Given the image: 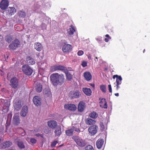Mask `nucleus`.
<instances>
[{
	"label": "nucleus",
	"mask_w": 150,
	"mask_h": 150,
	"mask_svg": "<svg viewBox=\"0 0 150 150\" xmlns=\"http://www.w3.org/2000/svg\"><path fill=\"white\" fill-rule=\"evenodd\" d=\"M50 78L52 84L55 86L62 85L64 83L65 80L63 74H59L57 73L52 74Z\"/></svg>",
	"instance_id": "f257e3e1"
},
{
	"label": "nucleus",
	"mask_w": 150,
	"mask_h": 150,
	"mask_svg": "<svg viewBox=\"0 0 150 150\" xmlns=\"http://www.w3.org/2000/svg\"><path fill=\"white\" fill-rule=\"evenodd\" d=\"M72 139L75 142L77 145L80 147H84L87 144V142L85 140L82 139L79 136H73Z\"/></svg>",
	"instance_id": "f03ea898"
},
{
	"label": "nucleus",
	"mask_w": 150,
	"mask_h": 150,
	"mask_svg": "<svg viewBox=\"0 0 150 150\" xmlns=\"http://www.w3.org/2000/svg\"><path fill=\"white\" fill-rule=\"evenodd\" d=\"M66 67L63 65H55L51 67L50 71L54 72L57 71H61L64 72L67 71Z\"/></svg>",
	"instance_id": "7ed1b4c3"
},
{
	"label": "nucleus",
	"mask_w": 150,
	"mask_h": 150,
	"mask_svg": "<svg viewBox=\"0 0 150 150\" xmlns=\"http://www.w3.org/2000/svg\"><path fill=\"white\" fill-rule=\"evenodd\" d=\"M22 70L23 73L28 76L31 75L33 72V69L28 65L25 64L22 66Z\"/></svg>",
	"instance_id": "20e7f679"
},
{
	"label": "nucleus",
	"mask_w": 150,
	"mask_h": 150,
	"mask_svg": "<svg viewBox=\"0 0 150 150\" xmlns=\"http://www.w3.org/2000/svg\"><path fill=\"white\" fill-rule=\"evenodd\" d=\"M20 45V42L17 39H15L8 46L10 50H15L17 48L19 47Z\"/></svg>",
	"instance_id": "39448f33"
},
{
	"label": "nucleus",
	"mask_w": 150,
	"mask_h": 150,
	"mask_svg": "<svg viewBox=\"0 0 150 150\" xmlns=\"http://www.w3.org/2000/svg\"><path fill=\"white\" fill-rule=\"evenodd\" d=\"M81 95V93L79 91H71L69 93V97L71 99L77 98Z\"/></svg>",
	"instance_id": "423d86ee"
},
{
	"label": "nucleus",
	"mask_w": 150,
	"mask_h": 150,
	"mask_svg": "<svg viewBox=\"0 0 150 150\" xmlns=\"http://www.w3.org/2000/svg\"><path fill=\"white\" fill-rule=\"evenodd\" d=\"M116 78V89L118 90L120 87L119 86L122 83V78L120 76H118L117 75H114L113 76V78L115 79Z\"/></svg>",
	"instance_id": "0eeeda50"
},
{
	"label": "nucleus",
	"mask_w": 150,
	"mask_h": 150,
	"mask_svg": "<svg viewBox=\"0 0 150 150\" xmlns=\"http://www.w3.org/2000/svg\"><path fill=\"white\" fill-rule=\"evenodd\" d=\"M18 85V79L16 77H13L10 80V85L13 88H16Z\"/></svg>",
	"instance_id": "6e6552de"
},
{
	"label": "nucleus",
	"mask_w": 150,
	"mask_h": 150,
	"mask_svg": "<svg viewBox=\"0 0 150 150\" xmlns=\"http://www.w3.org/2000/svg\"><path fill=\"white\" fill-rule=\"evenodd\" d=\"M9 5L8 0H2L0 3V8L2 10L5 9Z\"/></svg>",
	"instance_id": "1a4fd4ad"
},
{
	"label": "nucleus",
	"mask_w": 150,
	"mask_h": 150,
	"mask_svg": "<svg viewBox=\"0 0 150 150\" xmlns=\"http://www.w3.org/2000/svg\"><path fill=\"white\" fill-rule=\"evenodd\" d=\"M72 49V46L68 44H64L62 47V51L65 53L69 52L71 51Z\"/></svg>",
	"instance_id": "9d476101"
},
{
	"label": "nucleus",
	"mask_w": 150,
	"mask_h": 150,
	"mask_svg": "<svg viewBox=\"0 0 150 150\" xmlns=\"http://www.w3.org/2000/svg\"><path fill=\"white\" fill-rule=\"evenodd\" d=\"M20 120L19 115L18 114H15L13 116V122L14 125H18L20 123Z\"/></svg>",
	"instance_id": "9b49d317"
},
{
	"label": "nucleus",
	"mask_w": 150,
	"mask_h": 150,
	"mask_svg": "<svg viewBox=\"0 0 150 150\" xmlns=\"http://www.w3.org/2000/svg\"><path fill=\"white\" fill-rule=\"evenodd\" d=\"M98 127L97 126H92L90 127L88 129V131L91 135L93 136L97 132V128Z\"/></svg>",
	"instance_id": "f8f14e48"
},
{
	"label": "nucleus",
	"mask_w": 150,
	"mask_h": 150,
	"mask_svg": "<svg viewBox=\"0 0 150 150\" xmlns=\"http://www.w3.org/2000/svg\"><path fill=\"white\" fill-rule=\"evenodd\" d=\"M64 108L66 109L73 111L75 110L76 109V105L72 104H65L64 105Z\"/></svg>",
	"instance_id": "ddd939ff"
},
{
	"label": "nucleus",
	"mask_w": 150,
	"mask_h": 150,
	"mask_svg": "<svg viewBox=\"0 0 150 150\" xmlns=\"http://www.w3.org/2000/svg\"><path fill=\"white\" fill-rule=\"evenodd\" d=\"M41 99L38 96H35L33 99V102L34 104L36 106H39L41 105Z\"/></svg>",
	"instance_id": "4468645a"
},
{
	"label": "nucleus",
	"mask_w": 150,
	"mask_h": 150,
	"mask_svg": "<svg viewBox=\"0 0 150 150\" xmlns=\"http://www.w3.org/2000/svg\"><path fill=\"white\" fill-rule=\"evenodd\" d=\"M47 124L50 127L53 129L55 128L57 126V122L54 120L48 121L47 122Z\"/></svg>",
	"instance_id": "2eb2a0df"
},
{
	"label": "nucleus",
	"mask_w": 150,
	"mask_h": 150,
	"mask_svg": "<svg viewBox=\"0 0 150 150\" xmlns=\"http://www.w3.org/2000/svg\"><path fill=\"white\" fill-rule=\"evenodd\" d=\"M99 103L100 106L102 108L107 109L108 108L107 102L105 98H102Z\"/></svg>",
	"instance_id": "dca6fc26"
},
{
	"label": "nucleus",
	"mask_w": 150,
	"mask_h": 150,
	"mask_svg": "<svg viewBox=\"0 0 150 150\" xmlns=\"http://www.w3.org/2000/svg\"><path fill=\"white\" fill-rule=\"evenodd\" d=\"M34 85L36 91L38 93L41 92L42 90L41 84L39 82H35Z\"/></svg>",
	"instance_id": "f3484780"
},
{
	"label": "nucleus",
	"mask_w": 150,
	"mask_h": 150,
	"mask_svg": "<svg viewBox=\"0 0 150 150\" xmlns=\"http://www.w3.org/2000/svg\"><path fill=\"white\" fill-rule=\"evenodd\" d=\"M70 27L71 28H69L67 31V35L69 37L71 36L76 31V30L72 25H71Z\"/></svg>",
	"instance_id": "a211bd4d"
},
{
	"label": "nucleus",
	"mask_w": 150,
	"mask_h": 150,
	"mask_svg": "<svg viewBox=\"0 0 150 150\" xmlns=\"http://www.w3.org/2000/svg\"><path fill=\"white\" fill-rule=\"evenodd\" d=\"M104 140L102 139H98L96 142V146L98 149H101L103 145L104 144Z\"/></svg>",
	"instance_id": "6ab92c4d"
},
{
	"label": "nucleus",
	"mask_w": 150,
	"mask_h": 150,
	"mask_svg": "<svg viewBox=\"0 0 150 150\" xmlns=\"http://www.w3.org/2000/svg\"><path fill=\"white\" fill-rule=\"evenodd\" d=\"M28 108L26 106H23L20 112V115L21 116L25 117L28 112Z\"/></svg>",
	"instance_id": "aec40b11"
},
{
	"label": "nucleus",
	"mask_w": 150,
	"mask_h": 150,
	"mask_svg": "<svg viewBox=\"0 0 150 150\" xmlns=\"http://www.w3.org/2000/svg\"><path fill=\"white\" fill-rule=\"evenodd\" d=\"M13 106L14 108L17 110H19L22 107V105L21 104V101H18L15 102L13 104Z\"/></svg>",
	"instance_id": "412c9836"
},
{
	"label": "nucleus",
	"mask_w": 150,
	"mask_h": 150,
	"mask_svg": "<svg viewBox=\"0 0 150 150\" xmlns=\"http://www.w3.org/2000/svg\"><path fill=\"white\" fill-rule=\"evenodd\" d=\"M16 9L14 7H9L6 10V13L7 14L12 15L14 14L16 12Z\"/></svg>",
	"instance_id": "4be33fe9"
},
{
	"label": "nucleus",
	"mask_w": 150,
	"mask_h": 150,
	"mask_svg": "<svg viewBox=\"0 0 150 150\" xmlns=\"http://www.w3.org/2000/svg\"><path fill=\"white\" fill-rule=\"evenodd\" d=\"M83 76L87 81H89L91 80L92 78V75L88 71H86L83 73Z\"/></svg>",
	"instance_id": "5701e85b"
},
{
	"label": "nucleus",
	"mask_w": 150,
	"mask_h": 150,
	"mask_svg": "<svg viewBox=\"0 0 150 150\" xmlns=\"http://www.w3.org/2000/svg\"><path fill=\"white\" fill-rule=\"evenodd\" d=\"M35 49L38 51H41L43 48L42 44L39 42L35 43L34 45Z\"/></svg>",
	"instance_id": "b1692460"
},
{
	"label": "nucleus",
	"mask_w": 150,
	"mask_h": 150,
	"mask_svg": "<svg viewBox=\"0 0 150 150\" xmlns=\"http://www.w3.org/2000/svg\"><path fill=\"white\" fill-rule=\"evenodd\" d=\"M26 59L27 62L29 65H33L35 63L34 60L30 56L27 57Z\"/></svg>",
	"instance_id": "393cba45"
},
{
	"label": "nucleus",
	"mask_w": 150,
	"mask_h": 150,
	"mask_svg": "<svg viewBox=\"0 0 150 150\" xmlns=\"http://www.w3.org/2000/svg\"><path fill=\"white\" fill-rule=\"evenodd\" d=\"M85 107V103L82 101H81L79 104L78 109L79 111L82 112Z\"/></svg>",
	"instance_id": "a878e982"
},
{
	"label": "nucleus",
	"mask_w": 150,
	"mask_h": 150,
	"mask_svg": "<svg viewBox=\"0 0 150 150\" xmlns=\"http://www.w3.org/2000/svg\"><path fill=\"white\" fill-rule=\"evenodd\" d=\"M82 91L86 95L89 96L91 95L92 91L90 88H82Z\"/></svg>",
	"instance_id": "bb28decb"
},
{
	"label": "nucleus",
	"mask_w": 150,
	"mask_h": 150,
	"mask_svg": "<svg viewBox=\"0 0 150 150\" xmlns=\"http://www.w3.org/2000/svg\"><path fill=\"white\" fill-rule=\"evenodd\" d=\"M12 142L10 141L5 142L2 144V147L3 148L5 149L8 148L12 145Z\"/></svg>",
	"instance_id": "cd10ccee"
},
{
	"label": "nucleus",
	"mask_w": 150,
	"mask_h": 150,
	"mask_svg": "<svg viewBox=\"0 0 150 150\" xmlns=\"http://www.w3.org/2000/svg\"><path fill=\"white\" fill-rule=\"evenodd\" d=\"M43 92L44 95L47 97L51 96V92L49 89L45 88L43 90Z\"/></svg>",
	"instance_id": "c85d7f7f"
},
{
	"label": "nucleus",
	"mask_w": 150,
	"mask_h": 150,
	"mask_svg": "<svg viewBox=\"0 0 150 150\" xmlns=\"http://www.w3.org/2000/svg\"><path fill=\"white\" fill-rule=\"evenodd\" d=\"M17 145L18 147L21 149H24L25 148V146L23 144V142L20 139H18L17 141Z\"/></svg>",
	"instance_id": "c756f323"
},
{
	"label": "nucleus",
	"mask_w": 150,
	"mask_h": 150,
	"mask_svg": "<svg viewBox=\"0 0 150 150\" xmlns=\"http://www.w3.org/2000/svg\"><path fill=\"white\" fill-rule=\"evenodd\" d=\"M66 75V79L67 80L70 81L72 79V75L69 72L68 70H67V71L64 72Z\"/></svg>",
	"instance_id": "7c9ffc66"
},
{
	"label": "nucleus",
	"mask_w": 150,
	"mask_h": 150,
	"mask_svg": "<svg viewBox=\"0 0 150 150\" xmlns=\"http://www.w3.org/2000/svg\"><path fill=\"white\" fill-rule=\"evenodd\" d=\"M61 129V127L60 126H58L56 128L54 132L55 136H59L62 133Z\"/></svg>",
	"instance_id": "2f4dec72"
},
{
	"label": "nucleus",
	"mask_w": 150,
	"mask_h": 150,
	"mask_svg": "<svg viewBox=\"0 0 150 150\" xmlns=\"http://www.w3.org/2000/svg\"><path fill=\"white\" fill-rule=\"evenodd\" d=\"M74 132V129L71 128V129L66 130L65 131L66 134L68 136H72Z\"/></svg>",
	"instance_id": "473e14b6"
},
{
	"label": "nucleus",
	"mask_w": 150,
	"mask_h": 150,
	"mask_svg": "<svg viewBox=\"0 0 150 150\" xmlns=\"http://www.w3.org/2000/svg\"><path fill=\"white\" fill-rule=\"evenodd\" d=\"M98 116V114L95 111L92 112L89 114V116L90 117L95 119Z\"/></svg>",
	"instance_id": "72a5a7b5"
},
{
	"label": "nucleus",
	"mask_w": 150,
	"mask_h": 150,
	"mask_svg": "<svg viewBox=\"0 0 150 150\" xmlns=\"http://www.w3.org/2000/svg\"><path fill=\"white\" fill-rule=\"evenodd\" d=\"M86 124L89 125H94L96 122L94 120L91 118H88L86 121Z\"/></svg>",
	"instance_id": "f704fd0d"
},
{
	"label": "nucleus",
	"mask_w": 150,
	"mask_h": 150,
	"mask_svg": "<svg viewBox=\"0 0 150 150\" xmlns=\"http://www.w3.org/2000/svg\"><path fill=\"white\" fill-rule=\"evenodd\" d=\"M19 16L21 18H24L26 16L25 12L23 11H20L18 12Z\"/></svg>",
	"instance_id": "c9c22d12"
},
{
	"label": "nucleus",
	"mask_w": 150,
	"mask_h": 150,
	"mask_svg": "<svg viewBox=\"0 0 150 150\" xmlns=\"http://www.w3.org/2000/svg\"><path fill=\"white\" fill-rule=\"evenodd\" d=\"M12 40V37L11 35H8L5 37V40L8 43L11 42Z\"/></svg>",
	"instance_id": "e433bc0d"
},
{
	"label": "nucleus",
	"mask_w": 150,
	"mask_h": 150,
	"mask_svg": "<svg viewBox=\"0 0 150 150\" xmlns=\"http://www.w3.org/2000/svg\"><path fill=\"white\" fill-rule=\"evenodd\" d=\"M100 88L101 91L103 93H106V87L105 85H102L100 86Z\"/></svg>",
	"instance_id": "4c0bfd02"
},
{
	"label": "nucleus",
	"mask_w": 150,
	"mask_h": 150,
	"mask_svg": "<svg viewBox=\"0 0 150 150\" xmlns=\"http://www.w3.org/2000/svg\"><path fill=\"white\" fill-rule=\"evenodd\" d=\"M46 65L45 63H42L40 66V68L42 70H44L46 67Z\"/></svg>",
	"instance_id": "58836bf2"
},
{
	"label": "nucleus",
	"mask_w": 150,
	"mask_h": 150,
	"mask_svg": "<svg viewBox=\"0 0 150 150\" xmlns=\"http://www.w3.org/2000/svg\"><path fill=\"white\" fill-rule=\"evenodd\" d=\"M85 150H94V149L92 146L88 145L86 147Z\"/></svg>",
	"instance_id": "ea45409f"
},
{
	"label": "nucleus",
	"mask_w": 150,
	"mask_h": 150,
	"mask_svg": "<svg viewBox=\"0 0 150 150\" xmlns=\"http://www.w3.org/2000/svg\"><path fill=\"white\" fill-rule=\"evenodd\" d=\"M58 143L57 141H54L52 142L51 143V146L53 148L54 147L56 144Z\"/></svg>",
	"instance_id": "a19ab883"
},
{
	"label": "nucleus",
	"mask_w": 150,
	"mask_h": 150,
	"mask_svg": "<svg viewBox=\"0 0 150 150\" xmlns=\"http://www.w3.org/2000/svg\"><path fill=\"white\" fill-rule=\"evenodd\" d=\"M72 128L74 129V131H75L79 133L80 132V129L79 128H77L75 127H73Z\"/></svg>",
	"instance_id": "79ce46f5"
},
{
	"label": "nucleus",
	"mask_w": 150,
	"mask_h": 150,
	"mask_svg": "<svg viewBox=\"0 0 150 150\" xmlns=\"http://www.w3.org/2000/svg\"><path fill=\"white\" fill-rule=\"evenodd\" d=\"M30 142L33 144H35L37 142V140L34 138H31L30 139Z\"/></svg>",
	"instance_id": "37998d69"
},
{
	"label": "nucleus",
	"mask_w": 150,
	"mask_h": 150,
	"mask_svg": "<svg viewBox=\"0 0 150 150\" xmlns=\"http://www.w3.org/2000/svg\"><path fill=\"white\" fill-rule=\"evenodd\" d=\"M81 65L83 67H85L87 66V63L85 61H83L82 62Z\"/></svg>",
	"instance_id": "c03bdc74"
},
{
	"label": "nucleus",
	"mask_w": 150,
	"mask_h": 150,
	"mask_svg": "<svg viewBox=\"0 0 150 150\" xmlns=\"http://www.w3.org/2000/svg\"><path fill=\"white\" fill-rule=\"evenodd\" d=\"M44 132L46 134H49L51 132V131L48 128L46 129L44 131Z\"/></svg>",
	"instance_id": "a18cd8bd"
},
{
	"label": "nucleus",
	"mask_w": 150,
	"mask_h": 150,
	"mask_svg": "<svg viewBox=\"0 0 150 150\" xmlns=\"http://www.w3.org/2000/svg\"><path fill=\"white\" fill-rule=\"evenodd\" d=\"M83 54V52L82 50L79 51L78 53L77 54L79 56H81Z\"/></svg>",
	"instance_id": "49530a36"
},
{
	"label": "nucleus",
	"mask_w": 150,
	"mask_h": 150,
	"mask_svg": "<svg viewBox=\"0 0 150 150\" xmlns=\"http://www.w3.org/2000/svg\"><path fill=\"white\" fill-rule=\"evenodd\" d=\"M35 135L36 136L38 137H39L40 136L42 138H43V137H44V135H43V134H40L39 133H37V134H35Z\"/></svg>",
	"instance_id": "de8ad7c7"
},
{
	"label": "nucleus",
	"mask_w": 150,
	"mask_h": 150,
	"mask_svg": "<svg viewBox=\"0 0 150 150\" xmlns=\"http://www.w3.org/2000/svg\"><path fill=\"white\" fill-rule=\"evenodd\" d=\"M108 88L109 89V91L110 93L112 92V89L111 85L109 84L108 85Z\"/></svg>",
	"instance_id": "09e8293b"
},
{
	"label": "nucleus",
	"mask_w": 150,
	"mask_h": 150,
	"mask_svg": "<svg viewBox=\"0 0 150 150\" xmlns=\"http://www.w3.org/2000/svg\"><path fill=\"white\" fill-rule=\"evenodd\" d=\"M105 36L107 38H108L109 39H111V37H110L109 36V35H108V34H106V35H105Z\"/></svg>",
	"instance_id": "8fccbe9b"
},
{
	"label": "nucleus",
	"mask_w": 150,
	"mask_h": 150,
	"mask_svg": "<svg viewBox=\"0 0 150 150\" xmlns=\"http://www.w3.org/2000/svg\"><path fill=\"white\" fill-rule=\"evenodd\" d=\"M88 58L90 60L91 59V55L90 54H89L88 55Z\"/></svg>",
	"instance_id": "3c124183"
},
{
	"label": "nucleus",
	"mask_w": 150,
	"mask_h": 150,
	"mask_svg": "<svg viewBox=\"0 0 150 150\" xmlns=\"http://www.w3.org/2000/svg\"><path fill=\"white\" fill-rule=\"evenodd\" d=\"M25 133H25V131H24V132H22L21 133V135L22 136H23L25 135Z\"/></svg>",
	"instance_id": "603ef678"
},
{
	"label": "nucleus",
	"mask_w": 150,
	"mask_h": 150,
	"mask_svg": "<svg viewBox=\"0 0 150 150\" xmlns=\"http://www.w3.org/2000/svg\"><path fill=\"white\" fill-rule=\"evenodd\" d=\"M108 38H105V39L104 40L106 42H108L109 41Z\"/></svg>",
	"instance_id": "864d4df0"
},
{
	"label": "nucleus",
	"mask_w": 150,
	"mask_h": 150,
	"mask_svg": "<svg viewBox=\"0 0 150 150\" xmlns=\"http://www.w3.org/2000/svg\"><path fill=\"white\" fill-rule=\"evenodd\" d=\"M100 126H101V127L103 128V129H104V126L103 125V123H102V125H100Z\"/></svg>",
	"instance_id": "5fc2aeb1"
},
{
	"label": "nucleus",
	"mask_w": 150,
	"mask_h": 150,
	"mask_svg": "<svg viewBox=\"0 0 150 150\" xmlns=\"http://www.w3.org/2000/svg\"><path fill=\"white\" fill-rule=\"evenodd\" d=\"M98 58L97 57H95V61L96 62L98 61Z\"/></svg>",
	"instance_id": "6e6d98bb"
},
{
	"label": "nucleus",
	"mask_w": 150,
	"mask_h": 150,
	"mask_svg": "<svg viewBox=\"0 0 150 150\" xmlns=\"http://www.w3.org/2000/svg\"><path fill=\"white\" fill-rule=\"evenodd\" d=\"M115 95L116 96H119V94L118 93H115Z\"/></svg>",
	"instance_id": "4d7b16f0"
},
{
	"label": "nucleus",
	"mask_w": 150,
	"mask_h": 150,
	"mask_svg": "<svg viewBox=\"0 0 150 150\" xmlns=\"http://www.w3.org/2000/svg\"><path fill=\"white\" fill-rule=\"evenodd\" d=\"M91 86L93 87H94V85L93 84H91Z\"/></svg>",
	"instance_id": "13d9d810"
},
{
	"label": "nucleus",
	"mask_w": 150,
	"mask_h": 150,
	"mask_svg": "<svg viewBox=\"0 0 150 150\" xmlns=\"http://www.w3.org/2000/svg\"><path fill=\"white\" fill-rule=\"evenodd\" d=\"M63 144H61L60 145H59L58 147H61L62 146H63Z\"/></svg>",
	"instance_id": "bf43d9fd"
},
{
	"label": "nucleus",
	"mask_w": 150,
	"mask_h": 150,
	"mask_svg": "<svg viewBox=\"0 0 150 150\" xmlns=\"http://www.w3.org/2000/svg\"><path fill=\"white\" fill-rule=\"evenodd\" d=\"M145 49H144V50H143V52L144 53V52H145Z\"/></svg>",
	"instance_id": "052dcab7"
},
{
	"label": "nucleus",
	"mask_w": 150,
	"mask_h": 150,
	"mask_svg": "<svg viewBox=\"0 0 150 150\" xmlns=\"http://www.w3.org/2000/svg\"><path fill=\"white\" fill-rule=\"evenodd\" d=\"M8 56H7L6 57V59H8Z\"/></svg>",
	"instance_id": "680f3d73"
},
{
	"label": "nucleus",
	"mask_w": 150,
	"mask_h": 150,
	"mask_svg": "<svg viewBox=\"0 0 150 150\" xmlns=\"http://www.w3.org/2000/svg\"><path fill=\"white\" fill-rule=\"evenodd\" d=\"M55 150L54 149H51V150Z\"/></svg>",
	"instance_id": "e2e57ef3"
},
{
	"label": "nucleus",
	"mask_w": 150,
	"mask_h": 150,
	"mask_svg": "<svg viewBox=\"0 0 150 150\" xmlns=\"http://www.w3.org/2000/svg\"><path fill=\"white\" fill-rule=\"evenodd\" d=\"M1 86V85H0V86Z\"/></svg>",
	"instance_id": "0e129e2a"
}]
</instances>
